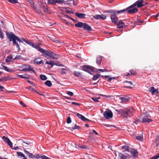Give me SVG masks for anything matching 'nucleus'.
Here are the masks:
<instances>
[{
    "instance_id": "obj_5",
    "label": "nucleus",
    "mask_w": 159,
    "mask_h": 159,
    "mask_svg": "<svg viewBox=\"0 0 159 159\" xmlns=\"http://www.w3.org/2000/svg\"><path fill=\"white\" fill-rule=\"evenodd\" d=\"M143 1L142 0H138L136 1L135 3L129 6L131 8L137 6V7L140 8L144 6L145 5L144 4Z\"/></svg>"
},
{
    "instance_id": "obj_3",
    "label": "nucleus",
    "mask_w": 159,
    "mask_h": 159,
    "mask_svg": "<svg viewBox=\"0 0 159 159\" xmlns=\"http://www.w3.org/2000/svg\"><path fill=\"white\" fill-rule=\"evenodd\" d=\"M130 8H131L129 6L125 9L120 10L119 11H115V12H116V13H123L125 12V11H127L128 13L129 14H133L136 13L138 11V9L136 7H134L132 9H130Z\"/></svg>"
},
{
    "instance_id": "obj_19",
    "label": "nucleus",
    "mask_w": 159,
    "mask_h": 159,
    "mask_svg": "<svg viewBox=\"0 0 159 159\" xmlns=\"http://www.w3.org/2000/svg\"><path fill=\"white\" fill-rule=\"evenodd\" d=\"M40 158V155L39 154H34L30 153V158L33 159L39 158Z\"/></svg>"
},
{
    "instance_id": "obj_7",
    "label": "nucleus",
    "mask_w": 159,
    "mask_h": 159,
    "mask_svg": "<svg viewBox=\"0 0 159 159\" xmlns=\"http://www.w3.org/2000/svg\"><path fill=\"white\" fill-rule=\"evenodd\" d=\"M109 12L113 13V15L111 16V19L112 22L115 24L116 23L118 22V20L117 17L116 16V12H115V11H111Z\"/></svg>"
},
{
    "instance_id": "obj_36",
    "label": "nucleus",
    "mask_w": 159,
    "mask_h": 159,
    "mask_svg": "<svg viewBox=\"0 0 159 159\" xmlns=\"http://www.w3.org/2000/svg\"><path fill=\"white\" fill-rule=\"evenodd\" d=\"M129 72L131 73V75H135L136 74V72L135 70L131 69Z\"/></svg>"
},
{
    "instance_id": "obj_4",
    "label": "nucleus",
    "mask_w": 159,
    "mask_h": 159,
    "mask_svg": "<svg viewBox=\"0 0 159 159\" xmlns=\"http://www.w3.org/2000/svg\"><path fill=\"white\" fill-rule=\"evenodd\" d=\"M6 35L10 41H13V40L16 41V40L20 42H22L21 40L16 36L13 32H11L10 33H6Z\"/></svg>"
},
{
    "instance_id": "obj_14",
    "label": "nucleus",
    "mask_w": 159,
    "mask_h": 159,
    "mask_svg": "<svg viewBox=\"0 0 159 159\" xmlns=\"http://www.w3.org/2000/svg\"><path fill=\"white\" fill-rule=\"evenodd\" d=\"M75 15L81 19H83L85 18L86 15L84 13H81L79 12H75Z\"/></svg>"
},
{
    "instance_id": "obj_39",
    "label": "nucleus",
    "mask_w": 159,
    "mask_h": 159,
    "mask_svg": "<svg viewBox=\"0 0 159 159\" xmlns=\"http://www.w3.org/2000/svg\"><path fill=\"white\" fill-rule=\"evenodd\" d=\"M136 139L138 140H141L143 139V136L141 135L139 136H136Z\"/></svg>"
},
{
    "instance_id": "obj_52",
    "label": "nucleus",
    "mask_w": 159,
    "mask_h": 159,
    "mask_svg": "<svg viewBox=\"0 0 159 159\" xmlns=\"http://www.w3.org/2000/svg\"><path fill=\"white\" fill-rule=\"evenodd\" d=\"M40 155V158H42V159H51L50 158H49L47 157V156L43 155L42 156H41Z\"/></svg>"
},
{
    "instance_id": "obj_61",
    "label": "nucleus",
    "mask_w": 159,
    "mask_h": 159,
    "mask_svg": "<svg viewBox=\"0 0 159 159\" xmlns=\"http://www.w3.org/2000/svg\"><path fill=\"white\" fill-rule=\"evenodd\" d=\"M156 145L157 147L159 145V139H157H157L156 140Z\"/></svg>"
},
{
    "instance_id": "obj_32",
    "label": "nucleus",
    "mask_w": 159,
    "mask_h": 159,
    "mask_svg": "<svg viewBox=\"0 0 159 159\" xmlns=\"http://www.w3.org/2000/svg\"><path fill=\"white\" fill-rule=\"evenodd\" d=\"M45 84L46 85L49 87L51 86L52 85V83L51 81L48 80L46 81L45 82Z\"/></svg>"
},
{
    "instance_id": "obj_10",
    "label": "nucleus",
    "mask_w": 159,
    "mask_h": 159,
    "mask_svg": "<svg viewBox=\"0 0 159 159\" xmlns=\"http://www.w3.org/2000/svg\"><path fill=\"white\" fill-rule=\"evenodd\" d=\"M30 46H31L33 48H36L40 52H42V50H43V49L40 48L39 45H37L36 44H34L31 42H30Z\"/></svg>"
},
{
    "instance_id": "obj_9",
    "label": "nucleus",
    "mask_w": 159,
    "mask_h": 159,
    "mask_svg": "<svg viewBox=\"0 0 159 159\" xmlns=\"http://www.w3.org/2000/svg\"><path fill=\"white\" fill-rule=\"evenodd\" d=\"M2 139L5 142L8 144L10 148H12V143L8 138L5 137V136H3Z\"/></svg>"
},
{
    "instance_id": "obj_44",
    "label": "nucleus",
    "mask_w": 159,
    "mask_h": 159,
    "mask_svg": "<svg viewBox=\"0 0 159 159\" xmlns=\"http://www.w3.org/2000/svg\"><path fill=\"white\" fill-rule=\"evenodd\" d=\"M99 98V97L98 98L92 97L91 99L96 102H98V99Z\"/></svg>"
},
{
    "instance_id": "obj_11",
    "label": "nucleus",
    "mask_w": 159,
    "mask_h": 159,
    "mask_svg": "<svg viewBox=\"0 0 159 159\" xmlns=\"http://www.w3.org/2000/svg\"><path fill=\"white\" fill-rule=\"evenodd\" d=\"M30 6L33 7L34 11H38V7L33 0H30Z\"/></svg>"
},
{
    "instance_id": "obj_16",
    "label": "nucleus",
    "mask_w": 159,
    "mask_h": 159,
    "mask_svg": "<svg viewBox=\"0 0 159 159\" xmlns=\"http://www.w3.org/2000/svg\"><path fill=\"white\" fill-rule=\"evenodd\" d=\"M117 27L119 28H123L125 26L124 23L122 20H120L119 21L117 24Z\"/></svg>"
},
{
    "instance_id": "obj_50",
    "label": "nucleus",
    "mask_w": 159,
    "mask_h": 159,
    "mask_svg": "<svg viewBox=\"0 0 159 159\" xmlns=\"http://www.w3.org/2000/svg\"><path fill=\"white\" fill-rule=\"evenodd\" d=\"M66 93L70 96H72L73 95V93L72 92L69 91H67Z\"/></svg>"
},
{
    "instance_id": "obj_27",
    "label": "nucleus",
    "mask_w": 159,
    "mask_h": 159,
    "mask_svg": "<svg viewBox=\"0 0 159 159\" xmlns=\"http://www.w3.org/2000/svg\"><path fill=\"white\" fill-rule=\"evenodd\" d=\"M67 8H68V7H63V9H66V10L65 11L66 13H72V12H71V11H72V9L70 8H69V9L67 10Z\"/></svg>"
},
{
    "instance_id": "obj_57",
    "label": "nucleus",
    "mask_w": 159,
    "mask_h": 159,
    "mask_svg": "<svg viewBox=\"0 0 159 159\" xmlns=\"http://www.w3.org/2000/svg\"><path fill=\"white\" fill-rule=\"evenodd\" d=\"M2 66L4 68L5 70L7 71H9V69L7 68V67L4 66Z\"/></svg>"
},
{
    "instance_id": "obj_47",
    "label": "nucleus",
    "mask_w": 159,
    "mask_h": 159,
    "mask_svg": "<svg viewBox=\"0 0 159 159\" xmlns=\"http://www.w3.org/2000/svg\"><path fill=\"white\" fill-rule=\"evenodd\" d=\"M45 63L47 64H49L51 65V67L53 66V64H52V61H46Z\"/></svg>"
},
{
    "instance_id": "obj_25",
    "label": "nucleus",
    "mask_w": 159,
    "mask_h": 159,
    "mask_svg": "<svg viewBox=\"0 0 159 159\" xmlns=\"http://www.w3.org/2000/svg\"><path fill=\"white\" fill-rule=\"evenodd\" d=\"M17 153L18 156L20 157V158L23 157L24 159H26L25 155L21 152H17Z\"/></svg>"
},
{
    "instance_id": "obj_17",
    "label": "nucleus",
    "mask_w": 159,
    "mask_h": 159,
    "mask_svg": "<svg viewBox=\"0 0 159 159\" xmlns=\"http://www.w3.org/2000/svg\"><path fill=\"white\" fill-rule=\"evenodd\" d=\"M130 98L127 97L120 98L121 102L123 103H125L128 102Z\"/></svg>"
},
{
    "instance_id": "obj_58",
    "label": "nucleus",
    "mask_w": 159,
    "mask_h": 159,
    "mask_svg": "<svg viewBox=\"0 0 159 159\" xmlns=\"http://www.w3.org/2000/svg\"><path fill=\"white\" fill-rule=\"evenodd\" d=\"M80 148L83 149H86L87 148V147L85 145H80Z\"/></svg>"
},
{
    "instance_id": "obj_23",
    "label": "nucleus",
    "mask_w": 159,
    "mask_h": 159,
    "mask_svg": "<svg viewBox=\"0 0 159 159\" xmlns=\"http://www.w3.org/2000/svg\"><path fill=\"white\" fill-rule=\"evenodd\" d=\"M75 26L78 28H81L83 26V23L81 22H78L75 24Z\"/></svg>"
},
{
    "instance_id": "obj_51",
    "label": "nucleus",
    "mask_w": 159,
    "mask_h": 159,
    "mask_svg": "<svg viewBox=\"0 0 159 159\" xmlns=\"http://www.w3.org/2000/svg\"><path fill=\"white\" fill-rule=\"evenodd\" d=\"M155 89V88L153 87H150L149 89V92H151L152 93V92L153 91H154V90Z\"/></svg>"
},
{
    "instance_id": "obj_63",
    "label": "nucleus",
    "mask_w": 159,
    "mask_h": 159,
    "mask_svg": "<svg viewBox=\"0 0 159 159\" xmlns=\"http://www.w3.org/2000/svg\"><path fill=\"white\" fill-rule=\"evenodd\" d=\"M83 120L84 121H89V122L91 121L90 120H89L88 119L86 118L85 117L84 118Z\"/></svg>"
},
{
    "instance_id": "obj_40",
    "label": "nucleus",
    "mask_w": 159,
    "mask_h": 159,
    "mask_svg": "<svg viewBox=\"0 0 159 159\" xmlns=\"http://www.w3.org/2000/svg\"><path fill=\"white\" fill-rule=\"evenodd\" d=\"M93 17L96 19H99L100 18V15H96L93 16Z\"/></svg>"
},
{
    "instance_id": "obj_15",
    "label": "nucleus",
    "mask_w": 159,
    "mask_h": 159,
    "mask_svg": "<svg viewBox=\"0 0 159 159\" xmlns=\"http://www.w3.org/2000/svg\"><path fill=\"white\" fill-rule=\"evenodd\" d=\"M129 152H130L131 154L134 157H137L138 152L136 150H134V149H131Z\"/></svg>"
},
{
    "instance_id": "obj_34",
    "label": "nucleus",
    "mask_w": 159,
    "mask_h": 159,
    "mask_svg": "<svg viewBox=\"0 0 159 159\" xmlns=\"http://www.w3.org/2000/svg\"><path fill=\"white\" fill-rule=\"evenodd\" d=\"M74 75L75 76L78 77L81 75V73L78 71H74Z\"/></svg>"
},
{
    "instance_id": "obj_54",
    "label": "nucleus",
    "mask_w": 159,
    "mask_h": 159,
    "mask_svg": "<svg viewBox=\"0 0 159 159\" xmlns=\"http://www.w3.org/2000/svg\"><path fill=\"white\" fill-rule=\"evenodd\" d=\"M57 3H63L64 2V1L63 0H56Z\"/></svg>"
},
{
    "instance_id": "obj_37",
    "label": "nucleus",
    "mask_w": 159,
    "mask_h": 159,
    "mask_svg": "<svg viewBox=\"0 0 159 159\" xmlns=\"http://www.w3.org/2000/svg\"><path fill=\"white\" fill-rule=\"evenodd\" d=\"M13 43L14 45H16V48H17L18 50H19L20 49L19 45L17 43L16 41L13 40Z\"/></svg>"
},
{
    "instance_id": "obj_2",
    "label": "nucleus",
    "mask_w": 159,
    "mask_h": 159,
    "mask_svg": "<svg viewBox=\"0 0 159 159\" xmlns=\"http://www.w3.org/2000/svg\"><path fill=\"white\" fill-rule=\"evenodd\" d=\"M42 51L41 53H43L44 55L47 56L52 59L57 60L58 57V55L53 53L52 52L49 50L43 49L42 50Z\"/></svg>"
},
{
    "instance_id": "obj_53",
    "label": "nucleus",
    "mask_w": 159,
    "mask_h": 159,
    "mask_svg": "<svg viewBox=\"0 0 159 159\" xmlns=\"http://www.w3.org/2000/svg\"><path fill=\"white\" fill-rule=\"evenodd\" d=\"M22 58V57L18 55L16 56L14 59L13 60H15L17 59H20Z\"/></svg>"
},
{
    "instance_id": "obj_48",
    "label": "nucleus",
    "mask_w": 159,
    "mask_h": 159,
    "mask_svg": "<svg viewBox=\"0 0 159 159\" xmlns=\"http://www.w3.org/2000/svg\"><path fill=\"white\" fill-rule=\"evenodd\" d=\"M106 18V16L105 15H100V18L102 20L105 19Z\"/></svg>"
},
{
    "instance_id": "obj_30",
    "label": "nucleus",
    "mask_w": 159,
    "mask_h": 159,
    "mask_svg": "<svg viewBox=\"0 0 159 159\" xmlns=\"http://www.w3.org/2000/svg\"><path fill=\"white\" fill-rule=\"evenodd\" d=\"M75 114H76L77 117H78L79 118L81 119V120H83L84 118V116L82 115L79 114V113H77L76 112H75Z\"/></svg>"
},
{
    "instance_id": "obj_24",
    "label": "nucleus",
    "mask_w": 159,
    "mask_h": 159,
    "mask_svg": "<svg viewBox=\"0 0 159 159\" xmlns=\"http://www.w3.org/2000/svg\"><path fill=\"white\" fill-rule=\"evenodd\" d=\"M121 148L122 149H124L125 150L128 152H129L131 149L129 148V146L126 145L122 146Z\"/></svg>"
},
{
    "instance_id": "obj_8",
    "label": "nucleus",
    "mask_w": 159,
    "mask_h": 159,
    "mask_svg": "<svg viewBox=\"0 0 159 159\" xmlns=\"http://www.w3.org/2000/svg\"><path fill=\"white\" fill-rule=\"evenodd\" d=\"M103 115L104 117L107 119L112 118L113 114L111 111L109 110L108 111H105L103 113Z\"/></svg>"
},
{
    "instance_id": "obj_33",
    "label": "nucleus",
    "mask_w": 159,
    "mask_h": 159,
    "mask_svg": "<svg viewBox=\"0 0 159 159\" xmlns=\"http://www.w3.org/2000/svg\"><path fill=\"white\" fill-rule=\"evenodd\" d=\"M17 76L21 78H25V79H29L30 78L29 75H28L27 76H25V75H17Z\"/></svg>"
},
{
    "instance_id": "obj_21",
    "label": "nucleus",
    "mask_w": 159,
    "mask_h": 159,
    "mask_svg": "<svg viewBox=\"0 0 159 159\" xmlns=\"http://www.w3.org/2000/svg\"><path fill=\"white\" fill-rule=\"evenodd\" d=\"M30 91H32L33 92L39 94L41 96H45V94L43 93H39V92H37V91L36 90V87H35L34 88H31V87L30 86Z\"/></svg>"
},
{
    "instance_id": "obj_43",
    "label": "nucleus",
    "mask_w": 159,
    "mask_h": 159,
    "mask_svg": "<svg viewBox=\"0 0 159 159\" xmlns=\"http://www.w3.org/2000/svg\"><path fill=\"white\" fill-rule=\"evenodd\" d=\"M139 122H142V119H138L137 120H136L134 121V123H135V124H137Z\"/></svg>"
},
{
    "instance_id": "obj_41",
    "label": "nucleus",
    "mask_w": 159,
    "mask_h": 159,
    "mask_svg": "<svg viewBox=\"0 0 159 159\" xmlns=\"http://www.w3.org/2000/svg\"><path fill=\"white\" fill-rule=\"evenodd\" d=\"M8 1L12 3H16L18 2L17 0H8Z\"/></svg>"
},
{
    "instance_id": "obj_46",
    "label": "nucleus",
    "mask_w": 159,
    "mask_h": 159,
    "mask_svg": "<svg viewBox=\"0 0 159 159\" xmlns=\"http://www.w3.org/2000/svg\"><path fill=\"white\" fill-rule=\"evenodd\" d=\"M71 122V120L70 117L69 116L67 118L66 122L67 124H70Z\"/></svg>"
},
{
    "instance_id": "obj_28",
    "label": "nucleus",
    "mask_w": 159,
    "mask_h": 159,
    "mask_svg": "<svg viewBox=\"0 0 159 159\" xmlns=\"http://www.w3.org/2000/svg\"><path fill=\"white\" fill-rule=\"evenodd\" d=\"M40 79L42 80H45L47 79V77L45 75H40L39 76Z\"/></svg>"
},
{
    "instance_id": "obj_29",
    "label": "nucleus",
    "mask_w": 159,
    "mask_h": 159,
    "mask_svg": "<svg viewBox=\"0 0 159 159\" xmlns=\"http://www.w3.org/2000/svg\"><path fill=\"white\" fill-rule=\"evenodd\" d=\"M48 4H51L52 5H55L57 3L56 0H48Z\"/></svg>"
},
{
    "instance_id": "obj_55",
    "label": "nucleus",
    "mask_w": 159,
    "mask_h": 159,
    "mask_svg": "<svg viewBox=\"0 0 159 159\" xmlns=\"http://www.w3.org/2000/svg\"><path fill=\"white\" fill-rule=\"evenodd\" d=\"M30 70V66H29L27 68H24L22 70L24 71H26L27 70Z\"/></svg>"
},
{
    "instance_id": "obj_45",
    "label": "nucleus",
    "mask_w": 159,
    "mask_h": 159,
    "mask_svg": "<svg viewBox=\"0 0 159 159\" xmlns=\"http://www.w3.org/2000/svg\"><path fill=\"white\" fill-rule=\"evenodd\" d=\"M72 128L73 129H80V127L79 126L75 125L74 127H72Z\"/></svg>"
},
{
    "instance_id": "obj_6",
    "label": "nucleus",
    "mask_w": 159,
    "mask_h": 159,
    "mask_svg": "<svg viewBox=\"0 0 159 159\" xmlns=\"http://www.w3.org/2000/svg\"><path fill=\"white\" fill-rule=\"evenodd\" d=\"M82 70L86 71L89 74H91V72H93L94 71V68L93 66H89L84 65L82 66Z\"/></svg>"
},
{
    "instance_id": "obj_49",
    "label": "nucleus",
    "mask_w": 159,
    "mask_h": 159,
    "mask_svg": "<svg viewBox=\"0 0 159 159\" xmlns=\"http://www.w3.org/2000/svg\"><path fill=\"white\" fill-rule=\"evenodd\" d=\"M0 38L2 39H3L4 38V35L3 34L2 32V30L0 29Z\"/></svg>"
},
{
    "instance_id": "obj_1",
    "label": "nucleus",
    "mask_w": 159,
    "mask_h": 159,
    "mask_svg": "<svg viewBox=\"0 0 159 159\" xmlns=\"http://www.w3.org/2000/svg\"><path fill=\"white\" fill-rule=\"evenodd\" d=\"M119 112L126 118L130 117L134 112V110L132 108H129L125 110L121 109L119 111Z\"/></svg>"
},
{
    "instance_id": "obj_26",
    "label": "nucleus",
    "mask_w": 159,
    "mask_h": 159,
    "mask_svg": "<svg viewBox=\"0 0 159 159\" xmlns=\"http://www.w3.org/2000/svg\"><path fill=\"white\" fill-rule=\"evenodd\" d=\"M102 62V57H99L97 58L96 63L98 65H100Z\"/></svg>"
},
{
    "instance_id": "obj_60",
    "label": "nucleus",
    "mask_w": 159,
    "mask_h": 159,
    "mask_svg": "<svg viewBox=\"0 0 159 159\" xmlns=\"http://www.w3.org/2000/svg\"><path fill=\"white\" fill-rule=\"evenodd\" d=\"M71 103L72 104L75 105H76V106H80V103H76V102H72Z\"/></svg>"
},
{
    "instance_id": "obj_22",
    "label": "nucleus",
    "mask_w": 159,
    "mask_h": 159,
    "mask_svg": "<svg viewBox=\"0 0 159 159\" xmlns=\"http://www.w3.org/2000/svg\"><path fill=\"white\" fill-rule=\"evenodd\" d=\"M41 7H43V9L44 12H48V8L45 3L42 4Z\"/></svg>"
},
{
    "instance_id": "obj_56",
    "label": "nucleus",
    "mask_w": 159,
    "mask_h": 159,
    "mask_svg": "<svg viewBox=\"0 0 159 159\" xmlns=\"http://www.w3.org/2000/svg\"><path fill=\"white\" fill-rule=\"evenodd\" d=\"M60 19L62 20L63 22L65 23H66V24L68 25V22L65 19L61 18H60Z\"/></svg>"
},
{
    "instance_id": "obj_42",
    "label": "nucleus",
    "mask_w": 159,
    "mask_h": 159,
    "mask_svg": "<svg viewBox=\"0 0 159 159\" xmlns=\"http://www.w3.org/2000/svg\"><path fill=\"white\" fill-rule=\"evenodd\" d=\"M159 158V153L153 157H152L151 159H157Z\"/></svg>"
},
{
    "instance_id": "obj_18",
    "label": "nucleus",
    "mask_w": 159,
    "mask_h": 159,
    "mask_svg": "<svg viewBox=\"0 0 159 159\" xmlns=\"http://www.w3.org/2000/svg\"><path fill=\"white\" fill-rule=\"evenodd\" d=\"M34 63L36 64H43V61L42 60H40L39 58H37L35 59L34 60Z\"/></svg>"
},
{
    "instance_id": "obj_13",
    "label": "nucleus",
    "mask_w": 159,
    "mask_h": 159,
    "mask_svg": "<svg viewBox=\"0 0 159 159\" xmlns=\"http://www.w3.org/2000/svg\"><path fill=\"white\" fill-rule=\"evenodd\" d=\"M149 115H147L142 119V123H150L152 121L150 119L148 118V117Z\"/></svg>"
},
{
    "instance_id": "obj_64",
    "label": "nucleus",
    "mask_w": 159,
    "mask_h": 159,
    "mask_svg": "<svg viewBox=\"0 0 159 159\" xmlns=\"http://www.w3.org/2000/svg\"><path fill=\"white\" fill-rule=\"evenodd\" d=\"M20 105H22L23 107H26V105H25V104H24V103L22 101L20 102Z\"/></svg>"
},
{
    "instance_id": "obj_62",
    "label": "nucleus",
    "mask_w": 159,
    "mask_h": 159,
    "mask_svg": "<svg viewBox=\"0 0 159 159\" xmlns=\"http://www.w3.org/2000/svg\"><path fill=\"white\" fill-rule=\"evenodd\" d=\"M22 40L24 41L26 43H27L29 44H30V42L29 41H26V40L24 38H23Z\"/></svg>"
},
{
    "instance_id": "obj_38",
    "label": "nucleus",
    "mask_w": 159,
    "mask_h": 159,
    "mask_svg": "<svg viewBox=\"0 0 159 159\" xmlns=\"http://www.w3.org/2000/svg\"><path fill=\"white\" fill-rule=\"evenodd\" d=\"M61 70V74L63 75V74H66V69H64V68H62Z\"/></svg>"
},
{
    "instance_id": "obj_59",
    "label": "nucleus",
    "mask_w": 159,
    "mask_h": 159,
    "mask_svg": "<svg viewBox=\"0 0 159 159\" xmlns=\"http://www.w3.org/2000/svg\"><path fill=\"white\" fill-rule=\"evenodd\" d=\"M30 71H32V72L34 73L36 75V73L35 70L33 69V67L30 66Z\"/></svg>"
},
{
    "instance_id": "obj_20",
    "label": "nucleus",
    "mask_w": 159,
    "mask_h": 159,
    "mask_svg": "<svg viewBox=\"0 0 159 159\" xmlns=\"http://www.w3.org/2000/svg\"><path fill=\"white\" fill-rule=\"evenodd\" d=\"M119 157L120 159H126L127 158H129L130 157V155L128 156H125L121 153H119L118 154Z\"/></svg>"
},
{
    "instance_id": "obj_35",
    "label": "nucleus",
    "mask_w": 159,
    "mask_h": 159,
    "mask_svg": "<svg viewBox=\"0 0 159 159\" xmlns=\"http://www.w3.org/2000/svg\"><path fill=\"white\" fill-rule=\"evenodd\" d=\"M12 57L11 56L9 55L7 57V59L6 60V62H8L10 61L12 59Z\"/></svg>"
},
{
    "instance_id": "obj_31",
    "label": "nucleus",
    "mask_w": 159,
    "mask_h": 159,
    "mask_svg": "<svg viewBox=\"0 0 159 159\" xmlns=\"http://www.w3.org/2000/svg\"><path fill=\"white\" fill-rule=\"evenodd\" d=\"M100 76H101V75H98V74L94 75L93 76L92 79L93 80H96Z\"/></svg>"
},
{
    "instance_id": "obj_12",
    "label": "nucleus",
    "mask_w": 159,
    "mask_h": 159,
    "mask_svg": "<svg viewBox=\"0 0 159 159\" xmlns=\"http://www.w3.org/2000/svg\"><path fill=\"white\" fill-rule=\"evenodd\" d=\"M83 28L84 30H86L88 31L92 30L91 27L86 23H83Z\"/></svg>"
}]
</instances>
